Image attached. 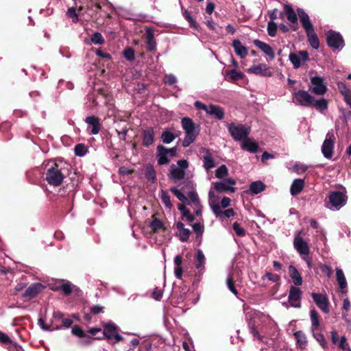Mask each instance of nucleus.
<instances>
[{
    "instance_id": "473e14b6",
    "label": "nucleus",
    "mask_w": 351,
    "mask_h": 351,
    "mask_svg": "<svg viewBox=\"0 0 351 351\" xmlns=\"http://www.w3.org/2000/svg\"><path fill=\"white\" fill-rule=\"evenodd\" d=\"M206 262L205 256L201 250H197L195 258V265L197 269H203Z\"/></svg>"
},
{
    "instance_id": "6ab92c4d",
    "label": "nucleus",
    "mask_w": 351,
    "mask_h": 351,
    "mask_svg": "<svg viewBox=\"0 0 351 351\" xmlns=\"http://www.w3.org/2000/svg\"><path fill=\"white\" fill-rule=\"evenodd\" d=\"M310 319L311 322V330L312 332L319 331L322 329L321 322L318 313L315 309L310 311Z\"/></svg>"
},
{
    "instance_id": "20e7f679",
    "label": "nucleus",
    "mask_w": 351,
    "mask_h": 351,
    "mask_svg": "<svg viewBox=\"0 0 351 351\" xmlns=\"http://www.w3.org/2000/svg\"><path fill=\"white\" fill-rule=\"evenodd\" d=\"M347 202L346 190L342 187L339 191H331L328 195V208L332 210H339Z\"/></svg>"
},
{
    "instance_id": "6e6d98bb",
    "label": "nucleus",
    "mask_w": 351,
    "mask_h": 351,
    "mask_svg": "<svg viewBox=\"0 0 351 351\" xmlns=\"http://www.w3.org/2000/svg\"><path fill=\"white\" fill-rule=\"evenodd\" d=\"M262 279L263 280L268 279L269 280H270L271 282H278L280 280V276H278L277 274H272V273H270V272H267L262 277Z\"/></svg>"
},
{
    "instance_id": "13d9d810",
    "label": "nucleus",
    "mask_w": 351,
    "mask_h": 351,
    "mask_svg": "<svg viewBox=\"0 0 351 351\" xmlns=\"http://www.w3.org/2000/svg\"><path fill=\"white\" fill-rule=\"evenodd\" d=\"M312 333H313V337L320 343V345L323 348H325L326 343L324 335L322 333L319 332V331H316V332H314Z\"/></svg>"
},
{
    "instance_id": "a18cd8bd",
    "label": "nucleus",
    "mask_w": 351,
    "mask_h": 351,
    "mask_svg": "<svg viewBox=\"0 0 351 351\" xmlns=\"http://www.w3.org/2000/svg\"><path fill=\"white\" fill-rule=\"evenodd\" d=\"M204 166L206 170H209L214 167V161L209 154H207L204 157Z\"/></svg>"
},
{
    "instance_id": "0e129e2a",
    "label": "nucleus",
    "mask_w": 351,
    "mask_h": 351,
    "mask_svg": "<svg viewBox=\"0 0 351 351\" xmlns=\"http://www.w3.org/2000/svg\"><path fill=\"white\" fill-rule=\"evenodd\" d=\"M227 285L229 290L234 293L235 295H237V291L234 285V281L231 276H228L227 278Z\"/></svg>"
},
{
    "instance_id": "2f4dec72",
    "label": "nucleus",
    "mask_w": 351,
    "mask_h": 351,
    "mask_svg": "<svg viewBox=\"0 0 351 351\" xmlns=\"http://www.w3.org/2000/svg\"><path fill=\"white\" fill-rule=\"evenodd\" d=\"M308 42L313 49H318L319 41L314 29L306 32Z\"/></svg>"
},
{
    "instance_id": "3c124183",
    "label": "nucleus",
    "mask_w": 351,
    "mask_h": 351,
    "mask_svg": "<svg viewBox=\"0 0 351 351\" xmlns=\"http://www.w3.org/2000/svg\"><path fill=\"white\" fill-rule=\"evenodd\" d=\"M307 170H308V167L304 165L296 164L293 167L294 173H295L297 174H303V173H308L309 172H308Z\"/></svg>"
},
{
    "instance_id": "09e8293b",
    "label": "nucleus",
    "mask_w": 351,
    "mask_h": 351,
    "mask_svg": "<svg viewBox=\"0 0 351 351\" xmlns=\"http://www.w3.org/2000/svg\"><path fill=\"white\" fill-rule=\"evenodd\" d=\"M63 177H46V180L49 185L59 186L62 182Z\"/></svg>"
},
{
    "instance_id": "393cba45",
    "label": "nucleus",
    "mask_w": 351,
    "mask_h": 351,
    "mask_svg": "<svg viewBox=\"0 0 351 351\" xmlns=\"http://www.w3.org/2000/svg\"><path fill=\"white\" fill-rule=\"evenodd\" d=\"M206 113L215 117L219 120H221L224 117V111L223 108L219 106L213 104L208 106V108L206 109Z\"/></svg>"
},
{
    "instance_id": "c756f323",
    "label": "nucleus",
    "mask_w": 351,
    "mask_h": 351,
    "mask_svg": "<svg viewBox=\"0 0 351 351\" xmlns=\"http://www.w3.org/2000/svg\"><path fill=\"white\" fill-rule=\"evenodd\" d=\"M258 144L252 139L246 137L242 141L241 147L250 152H256L258 150Z\"/></svg>"
},
{
    "instance_id": "c9c22d12",
    "label": "nucleus",
    "mask_w": 351,
    "mask_h": 351,
    "mask_svg": "<svg viewBox=\"0 0 351 351\" xmlns=\"http://www.w3.org/2000/svg\"><path fill=\"white\" fill-rule=\"evenodd\" d=\"M337 280L341 289H344L347 287V282L343 271L341 269L337 268L336 269Z\"/></svg>"
},
{
    "instance_id": "412c9836",
    "label": "nucleus",
    "mask_w": 351,
    "mask_h": 351,
    "mask_svg": "<svg viewBox=\"0 0 351 351\" xmlns=\"http://www.w3.org/2000/svg\"><path fill=\"white\" fill-rule=\"evenodd\" d=\"M297 12L300 21L305 31L306 32L310 29H314L310 21L308 15L302 9H298Z\"/></svg>"
},
{
    "instance_id": "774afa93",
    "label": "nucleus",
    "mask_w": 351,
    "mask_h": 351,
    "mask_svg": "<svg viewBox=\"0 0 351 351\" xmlns=\"http://www.w3.org/2000/svg\"><path fill=\"white\" fill-rule=\"evenodd\" d=\"M227 174H228V169L226 165H221L216 170L215 176H226Z\"/></svg>"
},
{
    "instance_id": "2eb2a0df",
    "label": "nucleus",
    "mask_w": 351,
    "mask_h": 351,
    "mask_svg": "<svg viewBox=\"0 0 351 351\" xmlns=\"http://www.w3.org/2000/svg\"><path fill=\"white\" fill-rule=\"evenodd\" d=\"M234 184L235 181L232 179L223 180L215 183L214 188L216 191L220 193L226 191L234 193L235 191V189L233 186Z\"/></svg>"
},
{
    "instance_id": "6e6552de",
    "label": "nucleus",
    "mask_w": 351,
    "mask_h": 351,
    "mask_svg": "<svg viewBox=\"0 0 351 351\" xmlns=\"http://www.w3.org/2000/svg\"><path fill=\"white\" fill-rule=\"evenodd\" d=\"M293 100L295 103L301 106H310L314 103L315 98L307 91L298 90L293 94Z\"/></svg>"
},
{
    "instance_id": "b1692460",
    "label": "nucleus",
    "mask_w": 351,
    "mask_h": 351,
    "mask_svg": "<svg viewBox=\"0 0 351 351\" xmlns=\"http://www.w3.org/2000/svg\"><path fill=\"white\" fill-rule=\"evenodd\" d=\"M44 289V286L40 283L32 284L25 291L24 296L29 298L35 297L39 292Z\"/></svg>"
},
{
    "instance_id": "5701e85b",
    "label": "nucleus",
    "mask_w": 351,
    "mask_h": 351,
    "mask_svg": "<svg viewBox=\"0 0 351 351\" xmlns=\"http://www.w3.org/2000/svg\"><path fill=\"white\" fill-rule=\"evenodd\" d=\"M254 45L258 49H260L263 53L267 55L271 60H274L275 58L274 51L272 48L267 43L261 41L259 40H255L254 41Z\"/></svg>"
},
{
    "instance_id": "5fc2aeb1",
    "label": "nucleus",
    "mask_w": 351,
    "mask_h": 351,
    "mask_svg": "<svg viewBox=\"0 0 351 351\" xmlns=\"http://www.w3.org/2000/svg\"><path fill=\"white\" fill-rule=\"evenodd\" d=\"M276 31H277L276 24L274 21H270L268 23V25H267L268 34L272 37L275 36V35L276 34Z\"/></svg>"
},
{
    "instance_id": "58836bf2",
    "label": "nucleus",
    "mask_w": 351,
    "mask_h": 351,
    "mask_svg": "<svg viewBox=\"0 0 351 351\" xmlns=\"http://www.w3.org/2000/svg\"><path fill=\"white\" fill-rule=\"evenodd\" d=\"M178 208L182 213V217L188 221L192 222L194 220V217L191 214L189 210L186 208L184 204H179Z\"/></svg>"
},
{
    "instance_id": "4468645a",
    "label": "nucleus",
    "mask_w": 351,
    "mask_h": 351,
    "mask_svg": "<svg viewBox=\"0 0 351 351\" xmlns=\"http://www.w3.org/2000/svg\"><path fill=\"white\" fill-rule=\"evenodd\" d=\"M312 298L317 306L325 313H328L329 302L326 294L313 293Z\"/></svg>"
},
{
    "instance_id": "c85d7f7f",
    "label": "nucleus",
    "mask_w": 351,
    "mask_h": 351,
    "mask_svg": "<svg viewBox=\"0 0 351 351\" xmlns=\"http://www.w3.org/2000/svg\"><path fill=\"white\" fill-rule=\"evenodd\" d=\"M289 273L290 278L292 279L295 286H299L302 284V278L295 267L290 265L289 267Z\"/></svg>"
},
{
    "instance_id": "680f3d73",
    "label": "nucleus",
    "mask_w": 351,
    "mask_h": 351,
    "mask_svg": "<svg viewBox=\"0 0 351 351\" xmlns=\"http://www.w3.org/2000/svg\"><path fill=\"white\" fill-rule=\"evenodd\" d=\"M339 347L343 351H351L348 343L346 341V337H341V340L339 343Z\"/></svg>"
},
{
    "instance_id": "0eeeda50",
    "label": "nucleus",
    "mask_w": 351,
    "mask_h": 351,
    "mask_svg": "<svg viewBox=\"0 0 351 351\" xmlns=\"http://www.w3.org/2000/svg\"><path fill=\"white\" fill-rule=\"evenodd\" d=\"M254 319V325L250 326L251 331L254 336L257 337L258 338L260 339L258 330L256 328L259 326H263L264 325L266 324H269L271 323V320L269 315L261 313H255Z\"/></svg>"
},
{
    "instance_id": "052dcab7",
    "label": "nucleus",
    "mask_w": 351,
    "mask_h": 351,
    "mask_svg": "<svg viewBox=\"0 0 351 351\" xmlns=\"http://www.w3.org/2000/svg\"><path fill=\"white\" fill-rule=\"evenodd\" d=\"M66 16L71 19L73 22H77L78 21L77 14L75 9L73 8H71L68 10Z\"/></svg>"
},
{
    "instance_id": "ea45409f",
    "label": "nucleus",
    "mask_w": 351,
    "mask_h": 351,
    "mask_svg": "<svg viewBox=\"0 0 351 351\" xmlns=\"http://www.w3.org/2000/svg\"><path fill=\"white\" fill-rule=\"evenodd\" d=\"M64 173L59 169L57 163H53L47 169V176H63Z\"/></svg>"
},
{
    "instance_id": "4be33fe9",
    "label": "nucleus",
    "mask_w": 351,
    "mask_h": 351,
    "mask_svg": "<svg viewBox=\"0 0 351 351\" xmlns=\"http://www.w3.org/2000/svg\"><path fill=\"white\" fill-rule=\"evenodd\" d=\"M85 121L89 126L92 127L90 134L95 135L99 132L101 124L97 117L95 116L87 117Z\"/></svg>"
},
{
    "instance_id": "9b49d317",
    "label": "nucleus",
    "mask_w": 351,
    "mask_h": 351,
    "mask_svg": "<svg viewBox=\"0 0 351 351\" xmlns=\"http://www.w3.org/2000/svg\"><path fill=\"white\" fill-rule=\"evenodd\" d=\"M176 154V148L167 149L162 145L157 147L158 162L160 165L167 164L169 161V156H174Z\"/></svg>"
},
{
    "instance_id": "69168bd1",
    "label": "nucleus",
    "mask_w": 351,
    "mask_h": 351,
    "mask_svg": "<svg viewBox=\"0 0 351 351\" xmlns=\"http://www.w3.org/2000/svg\"><path fill=\"white\" fill-rule=\"evenodd\" d=\"M124 56L128 60H133L135 58L134 50L131 48L126 49L124 51Z\"/></svg>"
},
{
    "instance_id": "de8ad7c7",
    "label": "nucleus",
    "mask_w": 351,
    "mask_h": 351,
    "mask_svg": "<svg viewBox=\"0 0 351 351\" xmlns=\"http://www.w3.org/2000/svg\"><path fill=\"white\" fill-rule=\"evenodd\" d=\"M350 307H351V304H350V300L348 298H345L343 300V311L342 313V316H343V319L346 321H348L347 313L350 309Z\"/></svg>"
},
{
    "instance_id": "f8f14e48",
    "label": "nucleus",
    "mask_w": 351,
    "mask_h": 351,
    "mask_svg": "<svg viewBox=\"0 0 351 351\" xmlns=\"http://www.w3.org/2000/svg\"><path fill=\"white\" fill-rule=\"evenodd\" d=\"M327 43L329 47L333 49L342 48L344 45V41L339 33L329 31L326 34Z\"/></svg>"
},
{
    "instance_id": "cd10ccee",
    "label": "nucleus",
    "mask_w": 351,
    "mask_h": 351,
    "mask_svg": "<svg viewBox=\"0 0 351 351\" xmlns=\"http://www.w3.org/2000/svg\"><path fill=\"white\" fill-rule=\"evenodd\" d=\"M232 46L234 51L241 58H244L247 55V49L243 46L239 40H234L232 42Z\"/></svg>"
},
{
    "instance_id": "f257e3e1",
    "label": "nucleus",
    "mask_w": 351,
    "mask_h": 351,
    "mask_svg": "<svg viewBox=\"0 0 351 351\" xmlns=\"http://www.w3.org/2000/svg\"><path fill=\"white\" fill-rule=\"evenodd\" d=\"M191 186V183L187 182L180 189L173 187L171 191L178 197V199L185 204H192L196 215H202V208L197 194L193 191L188 190Z\"/></svg>"
},
{
    "instance_id": "a19ab883",
    "label": "nucleus",
    "mask_w": 351,
    "mask_h": 351,
    "mask_svg": "<svg viewBox=\"0 0 351 351\" xmlns=\"http://www.w3.org/2000/svg\"><path fill=\"white\" fill-rule=\"evenodd\" d=\"M178 135H175L169 131H165L161 135V138L163 143H170L172 142Z\"/></svg>"
},
{
    "instance_id": "a878e982",
    "label": "nucleus",
    "mask_w": 351,
    "mask_h": 351,
    "mask_svg": "<svg viewBox=\"0 0 351 351\" xmlns=\"http://www.w3.org/2000/svg\"><path fill=\"white\" fill-rule=\"evenodd\" d=\"M250 73H254L256 75H269L268 73V68L265 64H259L258 65H254L247 71Z\"/></svg>"
},
{
    "instance_id": "4c0bfd02",
    "label": "nucleus",
    "mask_w": 351,
    "mask_h": 351,
    "mask_svg": "<svg viewBox=\"0 0 351 351\" xmlns=\"http://www.w3.org/2000/svg\"><path fill=\"white\" fill-rule=\"evenodd\" d=\"M265 190V184L261 181L252 182L250 186V191L253 194H258Z\"/></svg>"
},
{
    "instance_id": "7ed1b4c3",
    "label": "nucleus",
    "mask_w": 351,
    "mask_h": 351,
    "mask_svg": "<svg viewBox=\"0 0 351 351\" xmlns=\"http://www.w3.org/2000/svg\"><path fill=\"white\" fill-rule=\"evenodd\" d=\"M209 205L216 217L223 219L234 216L235 213L232 208H228L223 210L219 204L218 199L214 194L213 189H210L208 193Z\"/></svg>"
},
{
    "instance_id": "f3484780",
    "label": "nucleus",
    "mask_w": 351,
    "mask_h": 351,
    "mask_svg": "<svg viewBox=\"0 0 351 351\" xmlns=\"http://www.w3.org/2000/svg\"><path fill=\"white\" fill-rule=\"evenodd\" d=\"M301 291L300 289L291 286L289 294V302L290 305L295 308H300L301 300Z\"/></svg>"
},
{
    "instance_id": "a211bd4d",
    "label": "nucleus",
    "mask_w": 351,
    "mask_h": 351,
    "mask_svg": "<svg viewBox=\"0 0 351 351\" xmlns=\"http://www.w3.org/2000/svg\"><path fill=\"white\" fill-rule=\"evenodd\" d=\"M175 226L178 230L176 235L180 240L182 242L187 241L191 233V230L188 228H185L184 225L180 221L177 222Z\"/></svg>"
},
{
    "instance_id": "f704fd0d",
    "label": "nucleus",
    "mask_w": 351,
    "mask_h": 351,
    "mask_svg": "<svg viewBox=\"0 0 351 351\" xmlns=\"http://www.w3.org/2000/svg\"><path fill=\"white\" fill-rule=\"evenodd\" d=\"M154 132L152 128H149L143 132V142L146 146H149L154 143Z\"/></svg>"
},
{
    "instance_id": "bf43d9fd",
    "label": "nucleus",
    "mask_w": 351,
    "mask_h": 351,
    "mask_svg": "<svg viewBox=\"0 0 351 351\" xmlns=\"http://www.w3.org/2000/svg\"><path fill=\"white\" fill-rule=\"evenodd\" d=\"M337 86L340 92L343 96H347L348 94L350 93V90L348 88L346 84L342 82H337Z\"/></svg>"
},
{
    "instance_id": "72a5a7b5",
    "label": "nucleus",
    "mask_w": 351,
    "mask_h": 351,
    "mask_svg": "<svg viewBox=\"0 0 351 351\" xmlns=\"http://www.w3.org/2000/svg\"><path fill=\"white\" fill-rule=\"evenodd\" d=\"M182 259L181 256L177 255L174 258V274L177 278L180 279L182 276Z\"/></svg>"
},
{
    "instance_id": "864d4df0",
    "label": "nucleus",
    "mask_w": 351,
    "mask_h": 351,
    "mask_svg": "<svg viewBox=\"0 0 351 351\" xmlns=\"http://www.w3.org/2000/svg\"><path fill=\"white\" fill-rule=\"evenodd\" d=\"M232 228L234 230L235 233L239 237H243L245 234V230L243 228L239 223L234 222L232 225Z\"/></svg>"
},
{
    "instance_id": "7c9ffc66",
    "label": "nucleus",
    "mask_w": 351,
    "mask_h": 351,
    "mask_svg": "<svg viewBox=\"0 0 351 351\" xmlns=\"http://www.w3.org/2000/svg\"><path fill=\"white\" fill-rule=\"evenodd\" d=\"M304 180L303 179L294 180L290 189L291 194L292 195H296L300 193L304 188Z\"/></svg>"
},
{
    "instance_id": "c03bdc74",
    "label": "nucleus",
    "mask_w": 351,
    "mask_h": 351,
    "mask_svg": "<svg viewBox=\"0 0 351 351\" xmlns=\"http://www.w3.org/2000/svg\"><path fill=\"white\" fill-rule=\"evenodd\" d=\"M226 75L229 76V77L233 81L238 80L239 79L243 78V73L239 72V71H236L235 69L227 71L226 72Z\"/></svg>"
},
{
    "instance_id": "4d7b16f0",
    "label": "nucleus",
    "mask_w": 351,
    "mask_h": 351,
    "mask_svg": "<svg viewBox=\"0 0 351 351\" xmlns=\"http://www.w3.org/2000/svg\"><path fill=\"white\" fill-rule=\"evenodd\" d=\"M161 199L162 203L165 205L167 208H170L171 207L170 197L167 192H165L163 191H162Z\"/></svg>"
},
{
    "instance_id": "dca6fc26",
    "label": "nucleus",
    "mask_w": 351,
    "mask_h": 351,
    "mask_svg": "<svg viewBox=\"0 0 351 351\" xmlns=\"http://www.w3.org/2000/svg\"><path fill=\"white\" fill-rule=\"evenodd\" d=\"M293 245L300 255L307 256L309 254L308 243L300 237V234L295 236Z\"/></svg>"
},
{
    "instance_id": "e433bc0d",
    "label": "nucleus",
    "mask_w": 351,
    "mask_h": 351,
    "mask_svg": "<svg viewBox=\"0 0 351 351\" xmlns=\"http://www.w3.org/2000/svg\"><path fill=\"white\" fill-rule=\"evenodd\" d=\"M285 11L287 14V19L291 23H295L297 22V21H298L297 15L291 5H285Z\"/></svg>"
},
{
    "instance_id": "8fccbe9b",
    "label": "nucleus",
    "mask_w": 351,
    "mask_h": 351,
    "mask_svg": "<svg viewBox=\"0 0 351 351\" xmlns=\"http://www.w3.org/2000/svg\"><path fill=\"white\" fill-rule=\"evenodd\" d=\"M75 154L77 156H84L87 152V148L83 144H77L75 147Z\"/></svg>"
},
{
    "instance_id": "aec40b11",
    "label": "nucleus",
    "mask_w": 351,
    "mask_h": 351,
    "mask_svg": "<svg viewBox=\"0 0 351 351\" xmlns=\"http://www.w3.org/2000/svg\"><path fill=\"white\" fill-rule=\"evenodd\" d=\"M189 163L186 160H181L178 162L177 165L171 167V176H184Z\"/></svg>"
},
{
    "instance_id": "e2e57ef3",
    "label": "nucleus",
    "mask_w": 351,
    "mask_h": 351,
    "mask_svg": "<svg viewBox=\"0 0 351 351\" xmlns=\"http://www.w3.org/2000/svg\"><path fill=\"white\" fill-rule=\"evenodd\" d=\"M72 333L79 337H85L86 334L81 329L80 327L75 326L72 328Z\"/></svg>"
},
{
    "instance_id": "1a4fd4ad",
    "label": "nucleus",
    "mask_w": 351,
    "mask_h": 351,
    "mask_svg": "<svg viewBox=\"0 0 351 351\" xmlns=\"http://www.w3.org/2000/svg\"><path fill=\"white\" fill-rule=\"evenodd\" d=\"M289 59L294 69H298L308 60V53L306 51H299L296 53H291Z\"/></svg>"
},
{
    "instance_id": "f03ea898",
    "label": "nucleus",
    "mask_w": 351,
    "mask_h": 351,
    "mask_svg": "<svg viewBox=\"0 0 351 351\" xmlns=\"http://www.w3.org/2000/svg\"><path fill=\"white\" fill-rule=\"evenodd\" d=\"M182 127L185 132V136L182 142L184 147L189 146L193 143L199 134V130L195 127L193 120L188 117L182 119Z\"/></svg>"
},
{
    "instance_id": "9d476101",
    "label": "nucleus",
    "mask_w": 351,
    "mask_h": 351,
    "mask_svg": "<svg viewBox=\"0 0 351 351\" xmlns=\"http://www.w3.org/2000/svg\"><path fill=\"white\" fill-rule=\"evenodd\" d=\"M335 140L333 133L332 132H328L322 147V154L327 158H330L332 156Z\"/></svg>"
},
{
    "instance_id": "ddd939ff",
    "label": "nucleus",
    "mask_w": 351,
    "mask_h": 351,
    "mask_svg": "<svg viewBox=\"0 0 351 351\" xmlns=\"http://www.w3.org/2000/svg\"><path fill=\"white\" fill-rule=\"evenodd\" d=\"M311 84V90L315 95H323L327 91V87L324 84L323 79L320 77H312Z\"/></svg>"
},
{
    "instance_id": "49530a36",
    "label": "nucleus",
    "mask_w": 351,
    "mask_h": 351,
    "mask_svg": "<svg viewBox=\"0 0 351 351\" xmlns=\"http://www.w3.org/2000/svg\"><path fill=\"white\" fill-rule=\"evenodd\" d=\"M312 106H315L318 110H323L327 108L328 102L325 99H321L319 100L315 99Z\"/></svg>"
},
{
    "instance_id": "bb28decb",
    "label": "nucleus",
    "mask_w": 351,
    "mask_h": 351,
    "mask_svg": "<svg viewBox=\"0 0 351 351\" xmlns=\"http://www.w3.org/2000/svg\"><path fill=\"white\" fill-rule=\"evenodd\" d=\"M104 336L110 339L112 338L114 334L117 332V326L112 322L103 324Z\"/></svg>"
},
{
    "instance_id": "79ce46f5",
    "label": "nucleus",
    "mask_w": 351,
    "mask_h": 351,
    "mask_svg": "<svg viewBox=\"0 0 351 351\" xmlns=\"http://www.w3.org/2000/svg\"><path fill=\"white\" fill-rule=\"evenodd\" d=\"M146 34L147 37V45L149 46V49L152 50L155 47V40L154 38V33L150 28L146 29Z\"/></svg>"
},
{
    "instance_id": "338daca9",
    "label": "nucleus",
    "mask_w": 351,
    "mask_h": 351,
    "mask_svg": "<svg viewBox=\"0 0 351 351\" xmlns=\"http://www.w3.org/2000/svg\"><path fill=\"white\" fill-rule=\"evenodd\" d=\"M321 271L322 273L326 274L328 277H330L332 274V268L326 265H324L321 266Z\"/></svg>"
},
{
    "instance_id": "603ef678",
    "label": "nucleus",
    "mask_w": 351,
    "mask_h": 351,
    "mask_svg": "<svg viewBox=\"0 0 351 351\" xmlns=\"http://www.w3.org/2000/svg\"><path fill=\"white\" fill-rule=\"evenodd\" d=\"M91 41L95 45H101L104 43V39L100 33H95L91 37Z\"/></svg>"
},
{
    "instance_id": "37998d69",
    "label": "nucleus",
    "mask_w": 351,
    "mask_h": 351,
    "mask_svg": "<svg viewBox=\"0 0 351 351\" xmlns=\"http://www.w3.org/2000/svg\"><path fill=\"white\" fill-rule=\"evenodd\" d=\"M295 337L297 340V343L300 347L303 348L306 346V338L305 335L301 332L298 331L295 333Z\"/></svg>"
},
{
    "instance_id": "423d86ee",
    "label": "nucleus",
    "mask_w": 351,
    "mask_h": 351,
    "mask_svg": "<svg viewBox=\"0 0 351 351\" xmlns=\"http://www.w3.org/2000/svg\"><path fill=\"white\" fill-rule=\"evenodd\" d=\"M228 130L232 136L236 141H243L247 137L250 132V128L244 125L230 123L228 126Z\"/></svg>"
},
{
    "instance_id": "39448f33",
    "label": "nucleus",
    "mask_w": 351,
    "mask_h": 351,
    "mask_svg": "<svg viewBox=\"0 0 351 351\" xmlns=\"http://www.w3.org/2000/svg\"><path fill=\"white\" fill-rule=\"evenodd\" d=\"M149 228H150V232L153 234H161L163 238L158 240L159 244L164 243L166 241L170 239V234L168 230L165 226L164 223L160 219L153 217L152 221L149 222Z\"/></svg>"
}]
</instances>
